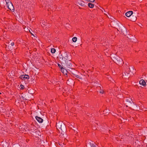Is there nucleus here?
Returning a JSON list of instances; mask_svg holds the SVG:
<instances>
[{
  "label": "nucleus",
  "instance_id": "f257e3e1",
  "mask_svg": "<svg viewBox=\"0 0 147 147\" xmlns=\"http://www.w3.org/2000/svg\"><path fill=\"white\" fill-rule=\"evenodd\" d=\"M56 127L59 133H61L63 136L66 134V128L65 124L62 122H59L56 123Z\"/></svg>",
  "mask_w": 147,
  "mask_h": 147
},
{
  "label": "nucleus",
  "instance_id": "f03ea898",
  "mask_svg": "<svg viewBox=\"0 0 147 147\" xmlns=\"http://www.w3.org/2000/svg\"><path fill=\"white\" fill-rule=\"evenodd\" d=\"M112 56L113 61L119 66H121L123 64V60L118 56L115 55H112Z\"/></svg>",
  "mask_w": 147,
  "mask_h": 147
},
{
  "label": "nucleus",
  "instance_id": "7ed1b4c3",
  "mask_svg": "<svg viewBox=\"0 0 147 147\" xmlns=\"http://www.w3.org/2000/svg\"><path fill=\"white\" fill-rule=\"evenodd\" d=\"M131 71L129 67H127L126 69L125 72L123 74V78L124 77V78L126 79L129 78L130 75L131 74H131Z\"/></svg>",
  "mask_w": 147,
  "mask_h": 147
},
{
  "label": "nucleus",
  "instance_id": "20e7f679",
  "mask_svg": "<svg viewBox=\"0 0 147 147\" xmlns=\"http://www.w3.org/2000/svg\"><path fill=\"white\" fill-rule=\"evenodd\" d=\"M117 29L118 31L121 32L124 35L126 36L128 32L126 28L123 25H120Z\"/></svg>",
  "mask_w": 147,
  "mask_h": 147
},
{
  "label": "nucleus",
  "instance_id": "39448f33",
  "mask_svg": "<svg viewBox=\"0 0 147 147\" xmlns=\"http://www.w3.org/2000/svg\"><path fill=\"white\" fill-rule=\"evenodd\" d=\"M62 63L63 64H64V63H63V61H62ZM72 65L71 62L70 60L67 59L65 61L64 65L68 68L72 69Z\"/></svg>",
  "mask_w": 147,
  "mask_h": 147
},
{
  "label": "nucleus",
  "instance_id": "423d86ee",
  "mask_svg": "<svg viewBox=\"0 0 147 147\" xmlns=\"http://www.w3.org/2000/svg\"><path fill=\"white\" fill-rule=\"evenodd\" d=\"M19 78L22 80H24V81H26V82L28 81V79H29V76L28 75H22L20 76Z\"/></svg>",
  "mask_w": 147,
  "mask_h": 147
},
{
  "label": "nucleus",
  "instance_id": "0eeeda50",
  "mask_svg": "<svg viewBox=\"0 0 147 147\" xmlns=\"http://www.w3.org/2000/svg\"><path fill=\"white\" fill-rule=\"evenodd\" d=\"M7 7L11 11H13L14 10V7L13 5V4L11 2L7 3Z\"/></svg>",
  "mask_w": 147,
  "mask_h": 147
},
{
  "label": "nucleus",
  "instance_id": "6e6552de",
  "mask_svg": "<svg viewBox=\"0 0 147 147\" xmlns=\"http://www.w3.org/2000/svg\"><path fill=\"white\" fill-rule=\"evenodd\" d=\"M36 130L37 129L35 127H31L30 129V131L31 132V133L33 135H35V134L38 132Z\"/></svg>",
  "mask_w": 147,
  "mask_h": 147
},
{
  "label": "nucleus",
  "instance_id": "1a4fd4ad",
  "mask_svg": "<svg viewBox=\"0 0 147 147\" xmlns=\"http://www.w3.org/2000/svg\"><path fill=\"white\" fill-rule=\"evenodd\" d=\"M132 100L130 98H127L125 99V102L126 104L130 106L132 103Z\"/></svg>",
  "mask_w": 147,
  "mask_h": 147
},
{
  "label": "nucleus",
  "instance_id": "9d476101",
  "mask_svg": "<svg viewBox=\"0 0 147 147\" xmlns=\"http://www.w3.org/2000/svg\"><path fill=\"white\" fill-rule=\"evenodd\" d=\"M41 25L43 27H45V28H46L48 27V23L45 22L44 21L42 20L41 22H40Z\"/></svg>",
  "mask_w": 147,
  "mask_h": 147
},
{
  "label": "nucleus",
  "instance_id": "9b49d317",
  "mask_svg": "<svg viewBox=\"0 0 147 147\" xmlns=\"http://www.w3.org/2000/svg\"><path fill=\"white\" fill-rule=\"evenodd\" d=\"M0 145L2 146V147H8L9 144L7 143L5 141H3L1 143Z\"/></svg>",
  "mask_w": 147,
  "mask_h": 147
},
{
  "label": "nucleus",
  "instance_id": "f8f14e48",
  "mask_svg": "<svg viewBox=\"0 0 147 147\" xmlns=\"http://www.w3.org/2000/svg\"><path fill=\"white\" fill-rule=\"evenodd\" d=\"M137 19V17L135 16L132 15L129 17V20L132 22H135Z\"/></svg>",
  "mask_w": 147,
  "mask_h": 147
},
{
  "label": "nucleus",
  "instance_id": "ddd939ff",
  "mask_svg": "<svg viewBox=\"0 0 147 147\" xmlns=\"http://www.w3.org/2000/svg\"><path fill=\"white\" fill-rule=\"evenodd\" d=\"M89 147H98V146L95 143L92 142H90L88 143Z\"/></svg>",
  "mask_w": 147,
  "mask_h": 147
},
{
  "label": "nucleus",
  "instance_id": "4468645a",
  "mask_svg": "<svg viewBox=\"0 0 147 147\" xmlns=\"http://www.w3.org/2000/svg\"><path fill=\"white\" fill-rule=\"evenodd\" d=\"M35 118L38 122L39 123H42L43 121V119L40 117L36 116L35 117Z\"/></svg>",
  "mask_w": 147,
  "mask_h": 147
},
{
  "label": "nucleus",
  "instance_id": "2eb2a0df",
  "mask_svg": "<svg viewBox=\"0 0 147 147\" xmlns=\"http://www.w3.org/2000/svg\"><path fill=\"white\" fill-rule=\"evenodd\" d=\"M133 13V12L132 11H129L125 13V16L128 17H130Z\"/></svg>",
  "mask_w": 147,
  "mask_h": 147
},
{
  "label": "nucleus",
  "instance_id": "dca6fc26",
  "mask_svg": "<svg viewBox=\"0 0 147 147\" xmlns=\"http://www.w3.org/2000/svg\"><path fill=\"white\" fill-rule=\"evenodd\" d=\"M134 110L137 109V106L136 104H134V103L133 104H131V105L130 106Z\"/></svg>",
  "mask_w": 147,
  "mask_h": 147
},
{
  "label": "nucleus",
  "instance_id": "f3484780",
  "mask_svg": "<svg viewBox=\"0 0 147 147\" xmlns=\"http://www.w3.org/2000/svg\"><path fill=\"white\" fill-rule=\"evenodd\" d=\"M140 84L143 86L146 85V83L143 80H141L140 81Z\"/></svg>",
  "mask_w": 147,
  "mask_h": 147
},
{
  "label": "nucleus",
  "instance_id": "a211bd4d",
  "mask_svg": "<svg viewBox=\"0 0 147 147\" xmlns=\"http://www.w3.org/2000/svg\"><path fill=\"white\" fill-rule=\"evenodd\" d=\"M78 4L82 6H83L84 7L85 6V3L82 1H80L78 2Z\"/></svg>",
  "mask_w": 147,
  "mask_h": 147
},
{
  "label": "nucleus",
  "instance_id": "6ab92c4d",
  "mask_svg": "<svg viewBox=\"0 0 147 147\" xmlns=\"http://www.w3.org/2000/svg\"><path fill=\"white\" fill-rule=\"evenodd\" d=\"M69 54V52L67 51L65 52L64 54V57H65V58H67V59H68V55Z\"/></svg>",
  "mask_w": 147,
  "mask_h": 147
},
{
  "label": "nucleus",
  "instance_id": "aec40b11",
  "mask_svg": "<svg viewBox=\"0 0 147 147\" xmlns=\"http://www.w3.org/2000/svg\"><path fill=\"white\" fill-rule=\"evenodd\" d=\"M60 56H61V57H60L59 58L60 59H61L62 61H64V62H65V61L67 60V58H65L64 56H63L62 55H61Z\"/></svg>",
  "mask_w": 147,
  "mask_h": 147
},
{
  "label": "nucleus",
  "instance_id": "412c9836",
  "mask_svg": "<svg viewBox=\"0 0 147 147\" xmlns=\"http://www.w3.org/2000/svg\"><path fill=\"white\" fill-rule=\"evenodd\" d=\"M61 71L64 74L66 75H67V71L66 69L64 68L62 69V70H61Z\"/></svg>",
  "mask_w": 147,
  "mask_h": 147
},
{
  "label": "nucleus",
  "instance_id": "4be33fe9",
  "mask_svg": "<svg viewBox=\"0 0 147 147\" xmlns=\"http://www.w3.org/2000/svg\"><path fill=\"white\" fill-rule=\"evenodd\" d=\"M7 115L8 117H12L13 116L12 112H11V113H10L9 111H7Z\"/></svg>",
  "mask_w": 147,
  "mask_h": 147
},
{
  "label": "nucleus",
  "instance_id": "5701e85b",
  "mask_svg": "<svg viewBox=\"0 0 147 147\" xmlns=\"http://www.w3.org/2000/svg\"><path fill=\"white\" fill-rule=\"evenodd\" d=\"M58 144L59 145V146H61V147H65V144H64L63 142H59L58 143Z\"/></svg>",
  "mask_w": 147,
  "mask_h": 147
},
{
  "label": "nucleus",
  "instance_id": "b1692460",
  "mask_svg": "<svg viewBox=\"0 0 147 147\" xmlns=\"http://www.w3.org/2000/svg\"><path fill=\"white\" fill-rule=\"evenodd\" d=\"M88 6L91 8H93L94 7V4L91 3H89L88 4Z\"/></svg>",
  "mask_w": 147,
  "mask_h": 147
},
{
  "label": "nucleus",
  "instance_id": "393cba45",
  "mask_svg": "<svg viewBox=\"0 0 147 147\" xmlns=\"http://www.w3.org/2000/svg\"><path fill=\"white\" fill-rule=\"evenodd\" d=\"M77 72H78L77 71L74 70V71H73V72L72 73V74L74 76L76 77V76L77 75Z\"/></svg>",
  "mask_w": 147,
  "mask_h": 147
},
{
  "label": "nucleus",
  "instance_id": "a878e982",
  "mask_svg": "<svg viewBox=\"0 0 147 147\" xmlns=\"http://www.w3.org/2000/svg\"><path fill=\"white\" fill-rule=\"evenodd\" d=\"M130 69H131V73L132 74H134V73H135V70H134L133 68L132 67H131V68Z\"/></svg>",
  "mask_w": 147,
  "mask_h": 147
},
{
  "label": "nucleus",
  "instance_id": "bb28decb",
  "mask_svg": "<svg viewBox=\"0 0 147 147\" xmlns=\"http://www.w3.org/2000/svg\"><path fill=\"white\" fill-rule=\"evenodd\" d=\"M77 38L76 37H74L72 38V40L73 42H76L77 40Z\"/></svg>",
  "mask_w": 147,
  "mask_h": 147
},
{
  "label": "nucleus",
  "instance_id": "cd10ccee",
  "mask_svg": "<svg viewBox=\"0 0 147 147\" xmlns=\"http://www.w3.org/2000/svg\"><path fill=\"white\" fill-rule=\"evenodd\" d=\"M56 52V50L54 48H52L51 49V52L53 53H55Z\"/></svg>",
  "mask_w": 147,
  "mask_h": 147
},
{
  "label": "nucleus",
  "instance_id": "c85d7f7f",
  "mask_svg": "<svg viewBox=\"0 0 147 147\" xmlns=\"http://www.w3.org/2000/svg\"><path fill=\"white\" fill-rule=\"evenodd\" d=\"M19 98H18V100H16V101L15 102V103H16V104L17 103H19V101H20V100L21 99L20 97V96H19Z\"/></svg>",
  "mask_w": 147,
  "mask_h": 147
},
{
  "label": "nucleus",
  "instance_id": "c756f323",
  "mask_svg": "<svg viewBox=\"0 0 147 147\" xmlns=\"http://www.w3.org/2000/svg\"><path fill=\"white\" fill-rule=\"evenodd\" d=\"M57 65L60 68L61 70H62V69L63 68L62 66H61L60 64L59 63H57Z\"/></svg>",
  "mask_w": 147,
  "mask_h": 147
},
{
  "label": "nucleus",
  "instance_id": "7c9ffc66",
  "mask_svg": "<svg viewBox=\"0 0 147 147\" xmlns=\"http://www.w3.org/2000/svg\"><path fill=\"white\" fill-rule=\"evenodd\" d=\"M76 77L80 79H82V78L78 74L76 76Z\"/></svg>",
  "mask_w": 147,
  "mask_h": 147
},
{
  "label": "nucleus",
  "instance_id": "2f4dec72",
  "mask_svg": "<svg viewBox=\"0 0 147 147\" xmlns=\"http://www.w3.org/2000/svg\"><path fill=\"white\" fill-rule=\"evenodd\" d=\"M25 127V126L24 125H22L21 126H20V128L21 129L23 128L24 129Z\"/></svg>",
  "mask_w": 147,
  "mask_h": 147
},
{
  "label": "nucleus",
  "instance_id": "473e14b6",
  "mask_svg": "<svg viewBox=\"0 0 147 147\" xmlns=\"http://www.w3.org/2000/svg\"><path fill=\"white\" fill-rule=\"evenodd\" d=\"M70 126H71V127H70L71 128V129H72V130H73L75 132V130L74 129H75V127H74L72 125H71Z\"/></svg>",
  "mask_w": 147,
  "mask_h": 147
},
{
  "label": "nucleus",
  "instance_id": "72a5a7b5",
  "mask_svg": "<svg viewBox=\"0 0 147 147\" xmlns=\"http://www.w3.org/2000/svg\"><path fill=\"white\" fill-rule=\"evenodd\" d=\"M20 89H23L24 88V86L22 85H21L20 86Z\"/></svg>",
  "mask_w": 147,
  "mask_h": 147
},
{
  "label": "nucleus",
  "instance_id": "f704fd0d",
  "mask_svg": "<svg viewBox=\"0 0 147 147\" xmlns=\"http://www.w3.org/2000/svg\"><path fill=\"white\" fill-rule=\"evenodd\" d=\"M14 109H10V111L11 112H12V113L14 112Z\"/></svg>",
  "mask_w": 147,
  "mask_h": 147
},
{
  "label": "nucleus",
  "instance_id": "c9c22d12",
  "mask_svg": "<svg viewBox=\"0 0 147 147\" xmlns=\"http://www.w3.org/2000/svg\"><path fill=\"white\" fill-rule=\"evenodd\" d=\"M40 141L41 142L40 143L42 144L44 146L45 144V142H44L43 141H42V142L40 140Z\"/></svg>",
  "mask_w": 147,
  "mask_h": 147
},
{
  "label": "nucleus",
  "instance_id": "e433bc0d",
  "mask_svg": "<svg viewBox=\"0 0 147 147\" xmlns=\"http://www.w3.org/2000/svg\"><path fill=\"white\" fill-rule=\"evenodd\" d=\"M95 0H90V2H94Z\"/></svg>",
  "mask_w": 147,
  "mask_h": 147
},
{
  "label": "nucleus",
  "instance_id": "4c0bfd02",
  "mask_svg": "<svg viewBox=\"0 0 147 147\" xmlns=\"http://www.w3.org/2000/svg\"><path fill=\"white\" fill-rule=\"evenodd\" d=\"M14 45V43L13 42H12L11 43V45L12 46H13Z\"/></svg>",
  "mask_w": 147,
  "mask_h": 147
},
{
  "label": "nucleus",
  "instance_id": "58836bf2",
  "mask_svg": "<svg viewBox=\"0 0 147 147\" xmlns=\"http://www.w3.org/2000/svg\"><path fill=\"white\" fill-rule=\"evenodd\" d=\"M104 91L103 90H101L100 92V93H101L103 94V93Z\"/></svg>",
  "mask_w": 147,
  "mask_h": 147
},
{
  "label": "nucleus",
  "instance_id": "ea45409f",
  "mask_svg": "<svg viewBox=\"0 0 147 147\" xmlns=\"http://www.w3.org/2000/svg\"><path fill=\"white\" fill-rule=\"evenodd\" d=\"M103 112H104V114H105V113L106 112V111H103ZM106 113H108V112H106Z\"/></svg>",
  "mask_w": 147,
  "mask_h": 147
},
{
  "label": "nucleus",
  "instance_id": "a19ab883",
  "mask_svg": "<svg viewBox=\"0 0 147 147\" xmlns=\"http://www.w3.org/2000/svg\"><path fill=\"white\" fill-rule=\"evenodd\" d=\"M36 48H35L34 49V51H36Z\"/></svg>",
  "mask_w": 147,
  "mask_h": 147
},
{
  "label": "nucleus",
  "instance_id": "79ce46f5",
  "mask_svg": "<svg viewBox=\"0 0 147 147\" xmlns=\"http://www.w3.org/2000/svg\"><path fill=\"white\" fill-rule=\"evenodd\" d=\"M30 92V91H28V93H30V94H32V93H30V92Z\"/></svg>",
  "mask_w": 147,
  "mask_h": 147
},
{
  "label": "nucleus",
  "instance_id": "37998d69",
  "mask_svg": "<svg viewBox=\"0 0 147 147\" xmlns=\"http://www.w3.org/2000/svg\"><path fill=\"white\" fill-rule=\"evenodd\" d=\"M26 141L27 142H28L29 141V140H26Z\"/></svg>",
  "mask_w": 147,
  "mask_h": 147
},
{
  "label": "nucleus",
  "instance_id": "c03bdc74",
  "mask_svg": "<svg viewBox=\"0 0 147 147\" xmlns=\"http://www.w3.org/2000/svg\"><path fill=\"white\" fill-rule=\"evenodd\" d=\"M87 1H89L90 2V0H86Z\"/></svg>",
  "mask_w": 147,
  "mask_h": 147
},
{
  "label": "nucleus",
  "instance_id": "a18cd8bd",
  "mask_svg": "<svg viewBox=\"0 0 147 147\" xmlns=\"http://www.w3.org/2000/svg\"><path fill=\"white\" fill-rule=\"evenodd\" d=\"M111 23V24H114V22H112Z\"/></svg>",
  "mask_w": 147,
  "mask_h": 147
},
{
  "label": "nucleus",
  "instance_id": "49530a36",
  "mask_svg": "<svg viewBox=\"0 0 147 147\" xmlns=\"http://www.w3.org/2000/svg\"><path fill=\"white\" fill-rule=\"evenodd\" d=\"M32 18V20H34V18Z\"/></svg>",
  "mask_w": 147,
  "mask_h": 147
},
{
  "label": "nucleus",
  "instance_id": "de8ad7c7",
  "mask_svg": "<svg viewBox=\"0 0 147 147\" xmlns=\"http://www.w3.org/2000/svg\"><path fill=\"white\" fill-rule=\"evenodd\" d=\"M32 18V20H34V18Z\"/></svg>",
  "mask_w": 147,
  "mask_h": 147
},
{
  "label": "nucleus",
  "instance_id": "09e8293b",
  "mask_svg": "<svg viewBox=\"0 0 147 147\" xmlns=\"http://www.w3.org/2000/svg\"><path fill=\"white\" fill-rule=\"evenodd\" d=\"M79 8L81 9V8H80V7H79Z\"/></svg>",
  "mask_w": 147,
  "mask_h": 147
}]
</instances>
